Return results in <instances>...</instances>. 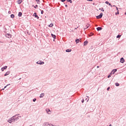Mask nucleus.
<instances>
[{
  "label": "nucleus",
  "instance_id": "f257e3e1",
  "mask_svg": "<svg viewBox=\"0 0 126 126\" xmlns=\"http://www.w3.org/2000/svg\"><path fill=\"white\" fill-rule=\"evenodd\" d=\"M15 117L16 116H14L9 119L7 121L8 123H9V124H12V123H15V122H16L15 118Z\"/></svg>",
  "mask_w": 126,
  "mask_h": 126
},
{
  "label": "nucleus",
  "instance_id": "f03ea898",
  "mask_svg": "<svg viewBox=\"0 0 126 126\" xmlns=\"http://www.w3.org/2000/svg\"><path fill=\"white\" fill-rule=\"evenodd\" d=\"M15 116H16L15 117V120L16 122H17V121H18V120H19V118H21V116L16 117L17 116H19V114H16Z\"/></svg>",
  "mask_w": 126,
  "mask_h": 126
},
{
  "label": "nucleus",
  "instance_id": "7ed1b4c3",
  "mask_svg": "<svg viewBox=\"0 0 126 126\" xmlns=\"http://www.w3.org/2000/svg\"><path fill=\"white\" fill-rule=\"evenodd\" d=\"M96 17L97 19H100V18H102V17H103V13H101L98 16H97Z\"/></svg>",
  "mask_w": 126,
  "mask_h": 126
},
{
  "label": "nucleus",
  "instance_id": "20e7f679",
  "mask_svg": "<svg viewBox=\"0 0 126 126\" xmlns=\"http://www.w3.org/2000/svg\"><path fill=\"white\" fill-rule=\"evenodd\" d=\"M37 64H44V63H45L44 62H42V61H38L37 62H36Z\"/></svg>",
  "mask_w": 126,
  "mask_h": 126
},
{
  "label": "nucleus",
  "instance_id": "39448f33",
  "mask_svg": "<svg viewBox=\"0 0 126 126\" xmlns=\"http://www.w3.org/2000/svg\"><path fill=\"white\" fill-rule=\"evenodd\" d=\"M46 112L47 113V114H48V115H51V110H50V109H46Z\"/></svg>",
  "mask_w": 126,
  "mask_h": 126
},
{
  "label": "nucleus",
  "instance_id": "423d86ee",
  "mask_svg": "<svg viewBox=\"0 0 126 126\" xmlns=\"http://www.w3.org/2000/svg\"><path fill=\"white\" fill-rule=\"evenodd\" d=\"M42 126H50V124L47 122H45L43 124Z\"/></svg>",
  "mask_w": 126,
  "mask_h": 126
},
{
  "label": "nucleus",
  "instance_id": "0eeeda50",
  "mask_svg": "<svg viewBox=\"0 0 126 126\" xmlns=\"http://www.w3.org/2000/svg\"><path fill=\"white\" fill-rule=\"evenodd\" d=\"M5 37H6V38H8L9 39L11 37V35L9 33H7L5 35Z\"/></svg>",
  "mask_w": 126,
  "mask_h": 126
},
{
  "label": "nucleus",
  "instance_id": "6e6552de",
  "mask_svg": "<svg viewBox=\"0 0 126 126\" xmlns=\"http://www.w3.org/2000/svg\"><path fill=\"white\" fill-rule=\"evenodd\" d=\"M120 63H125V59H124V58H121Z\"/></svg>",
  "mask_w": 126,
  "mask_h": 126
},
{
  "label": "nucleus",
  "instance_id": "1a4fd4ad",
  "mask_svg": "<svg viewBox=\"0 0 126 126\" xmlns=\"http://www.w3.org/2000/svg\"><path fill=\"white\" fill-rule=\"evenodd\" d=\"M33 16H34V17H35V18H37V19H39V17L38 16V15H37V13H34L33 14Z\"/></svg>",
  "mask_w": 126,
  "mask_h": 126
},
{
  "label": "nucleus",
  "instance_id": "9d476101",
  "mask_svg": "<svg viewBox=\"0 0 126 126\" xmlns=\"http://www.w3.org/2000/svg\"><path fill=\"white\" fill-rule=\"evenodd\" d=\"M9 73H10V71H7L5 74L4 75V76H6L8 75H9Z\"/></svg>",
  "mask_w": 126,
  "mask_h": 126
},
{
  "label": "nucleus",
  "instance_id": "9b49d317",
  "mask_svg": "<svg viewBox=\"0 0 126 126\" xmlns=\"http://www.w3.org/2000/svg\"><path fill=\"white\" fill-rule=\"evenodd\" d=\"M44 96H45V94L42 93L41 94H40L39 98H43Z\"/></svg>",
  "mask_w": 126,
  "mask_h": 126
},
{
  "label": "nucleus",
  "instance_id": "f8f14e48",
  "mask_svg": "<svg viewBox=\"0 0 126 126\" xmlns=\"http://www.w3.org/2000/svg\"><path fill=\"white\" fill-rule=\"evenodd\" d=\"M96 30L97 31H101V30H102V27H97Z\"/></svg>",
  "mask_w": 126,
  "mask_h": 126
},
{
  "label": "nucleus",
  "instance_id": "ddd939ff",
  "mask_svg": "<svg viewBox=\"0 0 126 126\" xmlns=\"http://www.w3.org/2000/svg\"><path fill=\"white\" fill-rule=\"evenodd\" d=\"M88 44V41H85L84 42V46H86Z\"/></svg>",
  "mask_w": 126,
  "mask_h": 126
},
{
  "label": "nucleus",
  "instance_id": "4468645a",
  "mask_svg": "<svg viewBox=\"0 0 126 126\" xmlns=\"http://www.w3.org/2000/svg\"><path fill=\"white\" fill-rule=\"evenodd\" d=\"M18 16L19 17H21V16H22V13H21V12H19L18 13Z\"/></svg>",
  "mask_w": 126,
  "mask_h": 126
},
{
  "label": "nucleus",
  "instance_id": "2eb2a0df",
  "mask_svg": "<svg viewBox=\"0 0 126 126\" xmlns=\"http://www.w3.org/2000/svg\"><path fill=\"white\" fill-rule=\"evenodd\" d=\"M51 36H52V38H53L54 39H56V35L52 33Z\"/></svg>",
  "mask_w": 126,
  "mask_h": 126
},
{
  "label": "nucleus",
  "instance_id": "dca6fc26",
  "mask_svg": "<svg viewBox=\"0 0 126 126\" xmlns=\"http://www.w3.org/2000/svg\"><path fill=\"white\" fill-rule=\"evenodd\" d=\"M75 42H76V44H78V43H79V39L77 38V39L75 40Z\"/></svg>",
  "mask_w": 126,
  "mask_h": 126
},
{
  "label": "nucleus",
  "instance_id": "f3484780",
  "mask_svg": "<svg viewBox=\"0 0 126 126\" xmlns=\"http://www.w3.org/2000/svg\"><path fill=\"white\" fill-rule=\"evenodd\" d=\"M17 2H18V4H20V3H21V2H22V0H18L17 1Z\"/></svg>",
  "mask_w": 126,
  "mask_h": 126
},
{
  "label": "nucleus",
  "instance_id": "a211bd4d",
  "mask_svg": "<svg viewBox=\"0 0 126 126\" xmlns=\"http://www.w3.org/2000/svg\"><path fill=\"white\" fill-rule=\"evenodd\" d=\"M66 53H70L71 52V49H67L66 50Z\"/></svg>",
  "mask_w": 126,
  "mask_h": 126
},
{
  "label": "nucleus",
  "instance_id": "6ab92c4d",
  "mask_svg": "<svg viewBox=\"0 0 126 126\" xmlns=\"http://www.w3.org/2000/svg\"><path fill=\"white\" fill-rule=\"evenodd\" d=\"M117 69H114L112 70V72H113V74L115 73V72H117Z\"/></svg>",
  "mask_w": 126,
  "mask_h": 126
},
{
  "label": "nucleus",
  "instance_id": "aec40b11",
  "mask_svg": "<svg viewBox=\"0 0 126 126\" xmlns=\"http://www.w3.org/2000/svg\"><path fill=\"white\" fill-rule=\"evenodd\" d=\"M36 1L38 4H40V3H41V1H40V0H36Z\"/></svg>",
  "mask_w": 126,
  "mask_h": 126
},
{
  "label": "nucleus",
  "instance_id": "412c9836",
  "mask_svg": "<svg viewBox=\"0 0 126 126\" xmlns=\"http://www.w3.org/2000/svg\"><path fill=\"white\" fill-rule=\"evenodd\" d=\"M48 26L49 27H53L54 26V24L51 23Z\"/></svg>",
  "mask_w": 126,
  "mask_h": 126
},
{
  "label": "nucleus",
  "instance_id": "4be33fe9",
  "mask_svg": "<svg viewBox=\"0 0 126 126\" xmlns=\"http://www.w3.org/2000/svg\"><path fill=\"white\" fill-rule=\"evenodd\" d=\"M11 18H14L15 16L14 15L11 14L10 16Z\"/></svg>",
  "mask_w": 126,
  "mask_h": 126
},
{
  "label": "nucleus",
  "instance_id": "5701e85b",
  "mask_svg": "<svg viewBox=\"0 0 126 126\" xmlns=\"http://www.w3.org/2000/svg\"><path fill=\"white\" fill-rule=\"evenodd\" d=\"M115 85L116 86H120V84H119V83H116Z\"/></svg>",
  "mask_w": 126,
  "mask_h": 126
},
{
  "label": "nucleus",
  "instance_id": "b1692460",
  "mask_svg": "<svg viewBox=\"0 0 126 126\" xmlns=\"http://www.w3.org/2000/svg\"><path fill=\"white\" fill-rule=\"evenodd\" d=\"M121 36H122L121 35L118 34V35L117 36L116 38H120V37H121Z\"/></svg>",
  "mask_w": 126,
  "mask_h": 126
},
{
  "label": "nucleus",
  "instance_id": "393cba45",
  "mask_svg": "<svg viewBox=\"0 0 126 126\" xmlns=\"http://www.w3.org/2000/svg\"><path fill=\"white\" fill-rule=\"evenodd\" d=\"M93 35H94V33H93V32H91L90 33V35H89L90 36H93Z\"/></svg>",
  "mask_w": 126,
  "mask_h": 126
},
{
  "label": "nucleus",
  "instance_id": "a878e982",
  "mask_svg": "<svg viewBox=\"0 0 126 126\" xmlns=\"http://www.w3.org/2000/svg\"><path fill=\"white\" fill-rule=\"evenodd\" d=\"M68 1L70 2V3H72V1L71 0H68Z\"/></svg>",
  "mask_w": 126,
  "mask_h": 126
},
{
  "label": "nucleus",
  "instance_id": "bb28decb",
  "mask_svg": "<svg viewBox=\"0 0 126 126\" xmlns=\"http://www.w3.org/2000/svg\"><path fill=\"white\" fill-rule=\"evenodd\" d=\"M99 10H101V11H104V9H103V8H102L101 9L99 8Z\"/></svg>",
  "mask_w": 126,
  "mask_h": 126
},
{
  "label": "nucleus",
  "instance_id": "cd10ccee",
  "mask_svg": "<svg viewBox=\"0 0 126 126\" xmlns=\"http://www.w3.org/2000/svg\"><path fill=\"white\" fill-rule=\"evenodd\" d=\"M3 69H6V68H7V66H5L3 67Z\"/></svg>",
  "mask_w": 126,
  "mask_h": 126
},
{
  "label": "nucleus",
  "instance_id": "c85d7f7f",
  "mask_svg": "<svg viewBox=\"0 0 126 126\" xmlns=\"http://www.w3.org/2000/svg\"><path fill=\"white\" fill-rule=\"evenodd\" d=\"M8 85H10V84H8V85H7L6 86H5V87H4V89H5V88H6V87H7V86H8Z\"/></svg>",
  "mask_w": 126,
  "mask_h": 126
},
{
  "label": "nucleus",
  "instance_id": "c756f323",
  "mask_svg": "<svg viewBox=\"0 0 126 126\" xmlns=\"http://www.w3.org/2000/svg\"><path fill=\"white\" fill-rule=\"evenodd\" d=\"M120 14V13L119 12V11H118L117 12H116V13H115V15H118V14Z\"/></svg>",
  "mask_w": 126,
  "mask_h": 126
},
{
  "label": "nucleus",
  "instance_id": "7c9ffc66",
  "mask_svg": "<svg viewBox=\"0 0 126 126\" xmlns=\"http://www.w3.org/2000/svg\"><path fill=\"white\" fill-rule=\"evenodd\" d=\"M36 98H34V99H33L32 101H33V102H36Z\"/></svg>",
  "mask_w": 126,
  "mask_h": 126
},
{
  "label": "nucleus",
  "instance_id": "2f4dec72",
  "mask_svg": "<svg viewBox=\"0 0 126 126\" xmlns=\"http://www.w3.org/2000/svg\"><path fill=\"white\" fill-rule=\"evenodd\" d=\"M108 4L109 5H110L111 7H113V6L112 5V4H111V3H109Z\"/></svg>",
  "mask_w": 126,
  "mask_h": 126
},
{
  "label": "nucleus",
  "instance_id": "473e14b6",
  "mask_svg": "<svg viewBox=\"0 0 126 126\" xmlns=\"http://www.w3.org/2000/svg\"><path fill=\"white\" fill-rule=\"evenodd\" d=\"M44 13V11L43 10H41V14H43Z\"/></svg>",
  "mask_w": 126,
  "mask_h": 126
},
{
  "label": "nucleus",
  "instance_id": "72a5a7b5",
  "mask_svg": "<svg viewBox=\"0 0 126 126\" xmlns=\"http://www.w3.org/2000/svg\"><path fill=\"white\" fill-rule=\"evenodd\" d=\"M65 0H61V1H62V2H64V1H65Z\"/></svg>",
  "mask_w": 126,
  "mask_h": 126
},
{
  "label": "nucleus",
  "instance_id": "f704fd0d",
  "mask_svg": "<svg viewBox=\"0 0 126 126\" xmlns=\"http://www.w3.org/2000/svg\"><path fill=\"white\" fill-rule=\"evenodd\" d=\"M105 3H106V4H109V1H106L105 2Z\"/></svg>",
  "mask_w": 126,
  "mask_h": 126
},
{
  "label": "nucleus",
  "instance_id": "c9c22d12",
  "mask_svg": "<svg viewBox=\"0 0 126 126\" xmlns=\"http://www.w3.org/2000/svg\"><path fill=\"white\" fill-rule=\"evenodd\" d=\"M107 91H109V90H110V87L107 88Z\"/></svg>",
  "mask_w": 126,
  "mask_h": 126
},
{
  "label": "nucleus",
  "instance_id": "e433bc0d",
  "mask_svg": "<svg viewBox=\"0 0 126 126\" xmlns=\"http://www.w3.org/2000/svg\"><path fill=\"white\" fill-rule=\"evenodd\" d=\"M1 71H3L4 70V69H3V68H1Z\"/></svg>",
  "mask_w": 126,
  "mask_h": 126
},
{
  "label": "nucleus",
  "instance_id": "4c0bfd02",
  "mask_svg": "<svg viewBox=\"0 0 126 126\" xmlns=\"http://www.w3.org/2000/svg\"><path fill=\"white\" fill-rule=\"evenodd\" d=\"M87 1H93V0H87Z\"/></svg>",
  "mask_w": 126,
  "mask_h": 126
},
{
  "label": "nucleus",
  "instance_id": "58836bf2",
  "mask_svg": "<svg viewBox=\"0 0 126 126\" xmlns=\"http://www.w3.org/2000/svg\"><path fill=\"white\" fill-rule=\"evenodd\" d=\"M111 75H109L107 77H108V78H110V77H111Z\"/></svg>",
  "mask_w": 126,
  "mask_h": 126
},
{
  "label": "nucleus",
  "instance_id": "ea45409f",
  "mask_svg": "<svg viewBox=\"0 0 126 126\" xmlns=\"http://www.w3.org/2000/svg\"><path fill=\"white\" fill-rule=\"evenodd\" d=\"M36 7H38V5H35V6H34V8H36Z\"/></svg>",
  "mask_w": 126,
  "mask_h": 126
},
{
  "label": "nucleus",
  "instance_id": "a19ab883",
  "mask_svg": "<svg viewBox=\"0 0 126 126\" xmlns=\"http://www.w3.org/2000/svg\"><path fill=\"white\" fill-rule=\"evenodd\" d=\"M82 103H84V99L82 100Z\"/></svg>",
  "mask_w": 126,
  "mask_h": 126
},
{
  "label": "nucleus",
  "instance_id": "79ce46f5",
  "mask_svg": "<svg viewBox=\"0 0 126 126\" xmlns=\"http://www.w3.org/2000/svg\"><path fill=\"white\" fill-rule=\"evenodd\" d=\"M116 7V9L117 10V11H119V9H118V7Z\"/></svg>",
  "mask_w": 126,
  "mask_h": 126
},
{
  "label": "nucleus",
  "instance_id": "37998d69",
  "mask_svg": "<svg viewBox=\"0 0 126 126\" xmlns=\"http://www.w3.org/2000/svg\"><path fill=\"white\" fill-rule=\"evenodd\" d=\"M88 27H89V26H87L86 28V29H87V28H88Z\"/></svg>",
  "mask_w": 126,
  "mask_h": 126
},
{
  "label": "nucleus",
  "instance_id": "c03bdc74",
  "mask_svg": "<svg viewBox=\"0 0 126 126\" xmlns=\"http://www.w3.org/2000/svg\"><path fill=\"white\" fill-rule=\"evenodd\" d=\"M8 13H9V14H10V13H11V12H10V11H8Z\"/></svg>",
  "mask_w": 126,
  "mask_h": 126
},
{
  "label": "nucleus",
  "instance_id": "a18cd8bd",
  "mask_svg": "<svg viewBox=\"0 0 126 126\" xmlns=\"http://www.w3.org/2000/svg\"><path fill=\"white\" fill-rule=\"evenodd\" d=\"M65 7H67V5L65 4Z\"/></svg>",
  "mask_w": 126,
  "mask_h": 126
},
{
  "label": "nucleus",
  "instance_id": "49530a36",
  "mask_svg": "<svg viewBox=\"0 0 126 126\" xmlns=\"http://www.w3.org/2000/svg\"><path fill=\"white\" fill-rule=\"evenodd\" d=\"M99 66H97V68H99Z\"/></svg>",
  "mask_w": 126,
  "mask_h": 126
},
{
  "label": "nucleus",
  "instance_id": "de8ad7c7",
  "mask_svg": "<svg viewBox=\"0 0 126 126\" xmlns=\"http://www.w3.org/2000/svg\"><path fill=\"white\" fill-rule=\"evenodd\" d=\"M109 126H113L111 124L109 125Z\"/></svg>",
  "mask_w": 126,
  "mask_h": 126
},
{
  "label": "nucleus",
  "instance_id": "09e8293b",
  "mask_svg": "<svg viewBox=\"0 0 126 126\" xmlns=\"http://www.w3.org/2000/svg\"><path fill=\"white\" fill-rule=\"evenodd\" d=\"M125 15L126 16V12L125 13Z\"/></svg>",
  "mask_w": 126,
  "mask_h": 126
},
{
  "label": "nucleus",
  "instance_id": "8fccbe9b",
  "mask_svg": "<svg viewBox=\"0 0 126 126\" xmlns=\"http://www.w3.org/2000/svg\"><path fill=\"white\" fill-rule=\"evenodd\" d=\"M2 90H4V89H2Z\"/></svg>",
  "mask_w": 126,
  "mask_h": 126
},
{
  "label": "nucleus",
  "instance_id": "3c124183",
  "mask_svg": "<svg viewBox=\"0 0 126 126\" xmlns=\"http://www.w3.org/2000/svg\"><path fill=\"white\" fill-rule=\"evenodd\" d=\"M113 6H116V5H114Z\"/></svg>",
  "mask_w": 126,
  "mask_h": 126
},
{
  "label": "nucleus",
  "instance_id": "603ef678",
  "mask_svg": "<svg viewBox=\"0 0 126 126\" xmlns=\"http://www.w3.org/2000/svg\"><path fill=\"white\" fill-rule=\"evenodd\" d=\"M88 100H89V99H88L87 102H88Z\"/></svg>",
  "mask_w": 126,
  "mask_h": 126
},
{
  "label": "nucleus",
  "instance_id": "864d4df0",
  "mask_svg": "<svg viewBox=\"0 0 126 126\" xmlns=\"http://www.w3.org/2000/svg\"><path fill=\"white\" fill-rule=\"evenodd\" d=\"M20 79H21V78H20L19 79V80H20Z\"/></svg>",
  "mask_w": 126,
  "mask_h": 126
},
{
  "label": "nucleus",
  "instance_id": "5fc2aeb1",
  "mask_svg": "<svg viewBox=\"0 0 126 126\" xmlns=\"http://www.w3.org/2000/svg\"><path fill=\"white\" fill-rule=\"evenodd\" d=\"M51 126H54V125H51Z\"/></svg>",
  "mask_w": 126,
  "mask_h": 126
},
{
  "label": "nucleus",
  "instance_id": "6e6d98bb",
  "mask_svg": "<svg viewBox=\"0 0 126 126\" xmlns=\"http://www.w3.org/2000/svg\"><path fill=\"white\" fill-rule=\"evenodd\" d=\"M30 126H32V125H30Z\"/></svg>",
  "mask_w": 126,
  "mask_h": 126
},
{
  "label": "nucleus",
  "instance_id": "4d7b16f0",
  "mask_svg": "<svg viewBox=\"0 0 126 126\" xmlns=\"http://www.w3.org/2000/svg\"><path fill=\"white\" fill-rule=\"evenodd\" d=\"M75 29H77V28H75Z\"/></svg>",
  "mask_w": 126,
  "mask_h": 126
},
{
  "label": "nucleus",
  "instance_id": "13d9d810",
  "mask_svg": "<svg viewBox=\"0 0 126 126\" xmlns=\"http://www.w3.org/2000/svg\"><path fill=\"white\" fill-rule=\"evenodd\" d=\"M77 28H78V27Z\"/></svg>",
  "mask_w": 126,
  "mask_h": 126
}]
</instances>
